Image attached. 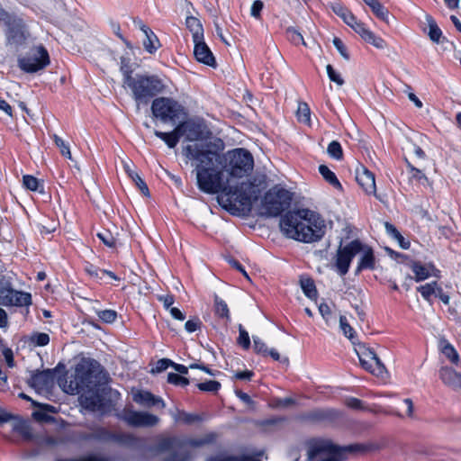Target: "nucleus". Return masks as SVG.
Returning <instances> with one entry per match:
<instances>
[{
    "instance_id": "1",
    "label": "nucleus",
    "mask_w": 461,
    "mask_h": 461,
    "mask_svg": "<svg viewBox=\"0 0 461 461\" xmlns=\"http://www.w3.org/2000/svg\"><path fill=\"white\" fill-rule=\"evenodd\" d=\"M221 141H203L187 145L183 154L194 166L198 188L206 194H221L231 204L239 203L250 209L260 194L258 185L251 182L233 185L222 170V158L219 150Z\"/></svg>"
},
{
    "instance_id": "2",
    "label": "nucleus",
    "mask_w": 461,
    "mask_h": 461,
    "mask_svg": "<svg viewBox=\"0 0 461 461\" xmlns=\"http://www.w3.org/2000/svg\"><path fill=\"white\" fill-rule=\"evenodd\" d=\"M105 374L100 370V365L95 361H85L76 368L75 379L70 381L72 391L80 393V406L91 411H105L111 406L107 400L106 387L103 384Z\"/></svg>"
},
{
    "instance_id": "3",
    "label": "nucleus",
    "mask_w": 461,
    "mask_h": 461,
    "mask_svg": "<svg viewBox=\"0 0 461 461\" xmlns=\"http://www.w3.org/2000/svg\"><path fill=\"white\" fill-rule=\"evenodd\" d=\"M281 230L286 237L305 243L320 240L325 233V224L309 209L290 211L280 220Z\"/></svg>"
},
{
    "instance_id": "4",
    "label": "nucleus",
    "mask_w": 461,
    "mask_h": 461,
    "mask_svg": "<svg viewBox=\"0 0 461 461\" xmlns=\"http://www.w3.org/2000/svg\"><path fill=\"white\" fill-rule=\"evenodd\" d=\"M123 86L131 90L132 98L138 104H148L165 89V84L158 76L149 74H135Z\"/></svg>"
},
{
    "instance_id": "5",
    "label": "nucleus",
    "mask_w": 461,
    "mask_h": 461,
    "mask_svg": "<svg viewBox=\"0 0 461 461\" xmlns=\"http://www.w3.org/2000/svg\"><path fill=\"white\" fill-rule=\"evenodd\" d=\"M222 158V170L227 167L229 176L241 178L249 176L254 168V158L251 153L244 149L229 151ZM221 167V166H219Z\"/></svg>"
},
{
    "instance_id": "6",
    "label": "nucleus",
    "mask_w": 461,
    "mask_h": 461,
    "mask_svg": "<svg viewBox=\"0 0 461 461\" xmlns=\"http://www.w3.org/2000/svg\"><path fill=\"white\" fill-rule=\"evenodd\" d=\"M308 461H343L342 448L328 439H312L307 444Z\"/></svg>"
},
{
    "instance_id": "7",
    "label": "nucleus",
    "mask_w": 461,
    "mask_h": 461,
    "mask_svg": "<svg viewBox=\"0 0 461 461\" xmlns=\"http://www.w3.org/2000/svg\"><path fill=\"white\" fill-rule=\"evenodd\" d=\"M293 194L277 185L269 189L262 201V207L268 216H278L289 208Z\"/></svg>"
},
{
    "instance_id": "8",
    "label": "nucleus",
    "mask_w": 461,
    "mask_h": 461,
    "mask_svg": "<svg viewBox=\"0 0 461 461\" xmlns=\"http://www.w3.org/2000/svg\"><path fill=\"white\" fill-rule=\"evenodd\" d=\"M0 23L5 27V34L8 44L24 43L29 34L21 18L0 8Z\"/></svg>"
},
{
    "instance_id": "9",
    "label": "nucleus",
    "mask_w": 461,
    "mask_h": 461,
    "mask_svg": "<svg viewBox=\"0 0 461 461\" xmlns=\"http://www.w3.org/2000/svg\"><path fill=\"white\" fill-rule=\"evenodd\" d=\"M18 67L26 73H35L50 64V56L46 48L40 44L30 49L29 52L17 60Z\"/></svg>"
},
{
    "instance_id": "10",
    "label": "nucleus",
    "mask_w": 461,
    "mask_h": 461,
    "mask_svg": "<svg viewBox=\"0 0 461 461\" xmlns=\"http://www.w3.org/2000/svg\"><path fill=\"white\" fill-rule=\"evenodd\" d=\"M0 304L4 306L28 307L32 304L30 293L18 291L9 278L4 276L0 279Z\"/></svg>"
},
{
    "instance_id": "11",
    "label": "nucleus",
    "mask_w": 461,
    "mask_h": 461,
    "mask_svg": "<svg viewBox=\"0 0 461 461\" xmlns=\"http://www.w3.org/2000/svg\"><path fill=\"white\" fill-rule=\"evenodd\" d=\"M151 111L153 116L163 122H175L183 112V106L174 99L158 97L153 100Z\"/></svg>"
},
{
    "instance_id": "12",
    "label": "nucleus",
    "mask_w": 461,
    "mask_h": 461,
    "mask_svg": "<svg viewBox=\"0 0 461 461\" xmlns=\"http://www.w3.org/2000/svg\"><path fill=\"white\" fill-rule=\"evenodd\" d=\"M359 249L358 240H354L345 246L340 243L334 257V267L339 276H344L348 272L352 259L358 254Z\"/></svg>"
},
{
    "instance_id": "13",
    "label": "nucleus",
    "mask_w": 461,
    "mask_h": 461,
    "mask_svg": "<svg viewBox=\"0 0 461 461\" xmlns=\"http://www.w3.org/2000/svg\"><path fill=\"white\" fill-rule=\"evenodd\" d=\"M117 417L131 427H153L159 419L154 414L146 411H136L130 408L123 409Z\"/></svg>"
},
{
    "instance_id": "14",
    "label": "nucleus",
    "mask_w": 461,
    "mask_h": 461,
    "mask_svg": "<svg viewBox=\"0 0 461 461\" xmlns=\"http://www.w3.org/2000/svg\"><path fill=\"white\" fill-rule=\"evenodd\" d=\"M361 366L375 375H382L385 367L371 348H363L357 351Z\"/></svg>"
},
{
    "instance_id": "15",
    "label": "nucleus",
    "mask_w": 461,
    "mask_h": 461,
    "mask_svg": "<svg viewBox=\"0 0 461 461\" xmlns=\"http://www.w3.org/2000/svg\"><path fill=\"white\" fill-rule=\"evenodd\" d=\"M178 128L181 136H185L189 141L203 140L211 133L204 123L194 121L180 123Z\"/></svg>"
},
{
    "instance_id": "16",
    "label": "nucleus",
    "mask_w": 461,
    "mask_h": 461,
    "mask_svg": "<svg viewBox=\"0 0 461 461\" xmlns=\"http://www.w3.org/2000/svg\"><path fill=\"white\" fill-rule=\"evenodd\" d=\"M408 267L414 274L413 279L416 282L426 280L429 276L438 277L440 271L437 269L433 264H422L420 261L411 260Z\"/></svg>"
},
{
    "instance_id": "17",
    "label": "nucleus",
    "mask_w": 461,
    "mask_h": 461,
    "mask_svg": "<svg viewBox=\"0 0 461 461\" xmlns=\"http://www.w3.org/2000/svg\"><path fill=\"white\" fill-rule=\"evenodd\" d=\"M359 247L360 249L358 254H360V257L356 268L357 275L365 269L373 270L375 267V258L372 248L363 244L360 240Z\"/></svg>"
},
{
    "instance_id": "18",
    "label": "nucleus",
    "mask_w": 461,
    "mask_h": 461,
    "mask_svg": "<svg viewBox=\"0 0 461 461\" xmlns=\"http://www.w3.org/2000/svg\"><path fill=\"white\" fill-rule=\"evenodd\" d=\"M356 180L367 194L376 195L375 180L374 174L365 167H361L356 171Z\"/></svg>"
},
{
    "instance_id": "19",
    "label": "nucleus",
    "mask_w": 461,
    "mask_h": 461,
    "mask_svg": "<svg viewBox=\"0 0 461 461\" xmlns=\"http://www.w3.org/2000/svg\"><path fill=\"white\" fill-rule=\"evenodd\" d=\"M194 55L197 61L203 63L209 67L215 68L216 60L215 58L203 40L194 41Z\"/></svg>"
},
{
    "instance_id": "20",
    "label": "nucleus",
    "mask_w": 461,
    "mask_h": 461,
    "mask_svg": "<svg viewBox=\"0 0 461 461\" xmlns=\"http://www.w3.org/2000/svg\"><path fill=\"white\" fill-rule=\"evenodd\" d=\"M97 437L101 439L115 441L128 447H134L138 442V438L131 433L114 434L105 429H100Z\"/></svg>"
},
{
    "instance_id": "21",
    "label": "nucleus",
    "mask_w": 461,
    "mask_h": 461,
    "mask_svg": "<svg viewBox=\"0 0 461 461\" xmlns=\"http://www.w3.org/2000/svg\"><path fill=\"white\" fill-rule=\"evenodd\" d=\"M53 373L48 369L33 374L29 380V384L36 390H45L53 384Z\"/></svg>"
},
{
    "instance_id": "22",
    "label": "nucleus",
    "mask_w": 461,
    "mask_h": 461,
    "mask_svg": "<svg viewBox=\"0 0 461 461\" xmlns=\"http://www.w3.org/2000/svg\"><path fill=\"white\" fill-rule=\"evenodd\" d=\"M133 401L140 405L146 407L159 405L161 408H165L166 404L164 401L149 392L138 391L133 394Z\"/></svg>"
},
{
    "instance_id": "23",
    "label": "nucleus",
    "mask_w": 461,
    "mask_h": 461,
    "mask_svg": "<svg viewBox=\"0 0 461 461\" xmlns=\"http://www.w3.org/2000/svg\"><path fill=\"white\" fill-rule=\"evenodd\" d=\"M439 377L442 382L454 390L461 389V374L450 367H442L439 370Z\"/></svg>"
},
{
    "instance_id": "24",
    "label": "nucleus",
    "mask_w": 461,
    "mask_h": 461,
    "mask_svg": "<svg viewBox=\"0 0 461 461\" xmlns=\"http://www.w3.org/2000/svg\"><path fill=\"white\" fill-rule=\"evenodd\" d=\"M176 422L191 425L203 420L202 417L195 413H188L185 411L176 409L170 412Z\"/></svg>"
},
{
    "instance_id": "25",
    "label": "nucleus",
    "mask_w": 461,
    "mask_h": 461,
    "mask_svg": "<svg viewBox=\"0 0 461 461\" xmlns=\"http://www.w3.org/2000/svg\"><path fill=\"white\" fill-rule=\"evenodd\" d=\"M154 134L158 138L164 140L166 144L168 146V148L171 149L176 146L181 137L180 129L178 128V125L171 132H162L156 130L154 131Z\"/></svg>"
},
{
    "instance_id": "26",
    "label": "nucleus",
    "mask_w": 461,
    "mask_h": 461,
    "mask_svg": "<svg viewBox=\"0 0 461 461\" xmlns=\"http://www.w3.org/2000/svg\"><path fill=\"white\" fill-rule=\"evenodd\" d=\"M372 10L375 15L389 23V11L378 0H363Z\"/></svg>"
},
{
    "instance_id": "27",
    "label": "nucleus",
    "mask_w": 461,
    "mask_h": 461,
    "mask_svg": "<svg viewBox=\"0 0 461 461\" xmlns=\"http://www.w3.org/2000/svg\"><path fill=\"white\" fill-rule=\"evenodd\" d=\"M12 428L25 440H31L33 438L30 424L21 419L15 418L12 422Z\"/></svg>"
},
{
    "instance_id": "28",
    "label": "nucleus",
    "mask_w": 461,
    "mask_h": 461,
    "mask_svg": "<svg viewBox=\"0 0 461 461\" xmlns=\"http://www.w3.org/2000/svg\"><path fill=\"white\" fill-rule=\"evenodd\" d=\"M185 24L193 34V41L203 39V29L197 18L194 16H188L185 20Z\"/></svg>"
},
{
    "instance_id": "29",
    "label": "nucleus",
    "mask_w": 461,
    "mask_h": 461,
    "mask_svg": "<svg viewBox=\"0 0 461 461\" xmlns=\"http://www.w3.org/2000/svg\"><path fill=\"white\" fill-rule=\"evenodd\" d=\"M86 271L91 277L95 279H103L104 276H107L115 281L120 280V278L113 272L101 269L91 264L86 267Z\"/></svg>"
},
{
    "instance_id": "30",
    "label": "nucleus",
    "mask_w": 461,
    "mask_h": 461,
    "mask_svg": "<svg viewBox=\"0 0 461 461\" xmlns=\"http://www.w3.org/2000/svg\"><path fill=\"white\" fill-rule=\"evenodd\" d=\"M406 166L408 168V173L410 176V180H415L421 185H429V179L426 175L419 168H416L412 166L408 159H405Z\"/></svg>"
},
{
    "instance_id": "31",
    "label": "nucleus",
    "mask_w": 461,
    "mask_h": 461,
    "mask_svg": "<svg viewBox=\"0 0 461 461\" xmlns=\"http://www.w3.org/2000/svg\"><path fill=\"white\" fill-rule=\"evenodd\" d=\"M319 172L322 176V177L334 188L341 189V184L339 181L336 175L325 165H321L319 167Z\"/></svg>"
},
{
    "instance_id": "32",
    "label": "nucleus",
    "mask_w": 461,
    "mask_h": 461,
    "mask_svg": "<svg viewBox=\"0 0 461 461\" xmlns=\"http://www.w3.org/2000/svg\"><path fill=\"white\" fill-rule=\"evenodd\" d=\"M441 352L447 357L453 364H457L459 356L455 348L446 339L440 340Z\"/></svg>"
},
{
    "instance_id": "33",
    "label": "nucleus",
    "mask_w": 461,
    "mask_h": 461,
    "mask_svg": "<svg viewBox=\"0 0 461 461\" xmlns=\"http://www.w3.org/2000/svg\"><path fill=\"white\" fill-rule=\"evenodd\" d=\"M427 22L429 26V39L436 43L440 42V38L442 37V32L434 21L431 16H427Z\"/></svg>"
},
{
    "instance_id": "34",
    "label": "nucleus",
    "mask_w": 461,
    "mask_h": 461,
    "mask_svg": "<svg viewBox=\"0 0 461 461\" xmlns=\"http://www.w3.org/2000/svg\"><path fill=\"white\" fill-rule=\"evenodd\" d=\"M339 416V412L334 409L315 410L310 415L311 418L318 420H331Z\"/></svg>"
},
{
    "instance_id": "35",
    "label": "nucleus",
    "mask_w": 461,
    "mask_h": 461,
    "mask_svg": "<svg viewBox=\"0 0 461 461\" xmlns=\"http://www.w3.org/2000/svg\"><path fill=\"white\" fill-rule=\"evenodd\" d=\"M215 314L221 318L230 319V312L227 303L218 295L214 296Z\"/></svg>"
},
{
    "instance_id": "36",
    "label": "nucleus",
    "mask_w": 461,
    "mask_h": 461,
    "mask_svg": "<svg viewBox=\"0 0 461 461\" xmlns=\"http://www.w3.org/2000/svg\"><path fill=\"white\" fill-rule=\"evenodd\" d=\"M332 10L337 15L341 17L347 24H350L351 22L356 23V17L341 5H334Z\"/></svg>"
},
{
    "instance_id": "37",
    "label": "nucleus",
    "mask_w": 461,
    "mask_h": 461,
    "mask_svg": "<svg viewBox=\"0 0 461 461\" xmlns=\"http://www.w3.org/2000/svg\"><path fill=\"white\" fill-rule=\"evenodd\" d=\"M29 342L34 347H43L49 344L50 336L44 332H34L30 336Z\"/></svg>"
},
{
    "instance_id": "38",
    "label": "nucleus",
    "mask_w": 461,
    "mask_h": 461,
    "mask_svg": "<svg viewBox=\"0 0 461 461\" xmlns=\"http://www.w3.org/2000/svg\"><path fill=\"white\" fill-rule=\"evenodd\" d=\"M146 39L143 41V45L145 50L149 52L153 53L157 50L158 47V40L155 33L150 30V33H144Z\"/></svg>"
},
{
    "instance_id": "39",
    "label": "nucleus",
    "mask_w": 461,
    "mask_h": 461,
    "mask_svg": "<svg viewBox=\"0 0 461 461\" xmlns=\"http://www.w3.org/2000/svg\"><path fill=\"white\" fill-rule=\"evenodd\" d=\"M120 70L122 74V82L123 86H125L128 83V80L130 78H132L134 75L132 74V69L130 64V60L126 58L122 57L121 58V67Z\"/></svg>"
},
{
    "instance_id": "40",
    "label": "nucleus",
    "mask_w": 461,
    "mask_h": 461,
    "mask_svg": "<svg viewBox=\"0 0 461 461\" xmlns=\"http://www.w3.org/2000/svg\"><path fill=\"white\" fill-rule=\"evenodd\" d=\"M329 156L336 160H341L343 158V150L339 141H331L327 149Z\"/></svg>"
},
{
    "instance_id": "41",
    "label": "nucleus",
    "mask_w": 461,
    "mask_h": 461,
    "mask_svg": "<svg viewBox=\"0 0 461 461\" xmlns=\"http://www.w3.org/2000/svg\"><path fill=\"white\" fill-rule=\"evenodd\" d=\"M417 290L420 293L425 300L429 301L430 297L437 293V282H431L420 285L417 288Z\"/></svg>"
},
{
    "instance_id": "42",
    "label": "nucleus",
    "mask_w": 461,
    "mask_h": 461,
    "mask_svg": "<svg viewBox=\"0 0 461 461\" xmlns=\"http://www.w3.org/2000/svg\"><path fill=\"white\" fill-rule=\"evenodd\" d=\"M301 287H302L304 294L307 297H309L311 299H313L316 297L317 291H316L315 285L312 279H309V278L302 279L301 280Z\"/></svg>"
},
{
    "instance_id": "43",
    "label": "nucleus",
    "mask_w": 461,
    "mask_h": 461,
    "mask_svg": "<svg viewBox=\"0 0 461 461\" xmlns=\"http://www.w3.org/2000/svg\"><path fill=\"white\" fill-rule=\"evenodd\" d=\"M214 439L215 435L211 433L200 438L188 439L186 441V444L190 447H199L212 443Z\"/></svg>"
},
{
    "instance_id": "44",
    "label": "nucleus",
    "mask_w": 461,
    "mask_h": 461,
    "mask_svg": "<svg viewBox=\"0 0 461 461\" xmlns=\"http://www.w3.org/2000/svg\"><path fill=\"white\" fill-rule=\"evenodd\" d=\"M298 121L303 123H309L311 119V111L306 103H300L296 112Z\"/></svg>"
},
{
    "instance_id": "45",
    "label": "nucleus",
    "mask_w": 461,
    "mask_h": 461,
    "mask_svg": "<svg viewBox=\"0 0 461 461\" xmlns=\"http://www.w3.org/2000/svg\"><path fill=\"white\" fill-rule=\"evenodd\" d=\"M287 39L294 44H303L306 46V42L303 40V35L301 32H299L297 30H295L294 27H289L285 31Z\"/></svg>"
},
{
    "instance_id": "46",
    "label": "nucleus",
    "mask_w": 461,
    "mask_h": 461,
    "mask_svg": "<svg viewBox=\"0 0 461 461\" xmlns=\"http://www.w3.org/2000/svg\"><path fill=\"white\" fill-rule=\"evenodd\" d=\"M364 41L380 50L386 47L385 41L381 37L375 35L371 31L367 33Z\"/></svg>"
},
{
    "instance_id": "47",
    "label": "nucleus",
    "mask_w": 461,
    "mask_h": 461,
    "mask_svg": "<svg viewBox=\"0 0 461 461\" xmlns=\"http://www.w3.org/2000/svg\"><path fill=\"white\" fill-rule=\"evenodd\" d=\"M239 345H240L243 348L248 349L250 347V339L248 331L242 327L241 324L239 325Z\"/></svg>"
},
{
    "instance_id": "48",
    "label": "nucleus",
    "mask_w": 461,
    "mask_h": 461,
    "mask_svg": "<svg viewBox=\"0 0 461 461\" xmlns=\"http://www.w3.org/2000/svg\"><path fill=\"white\" fill-rule=\"evenodd\" d=\"M339 326L344 335L348 338L354 343V330L348 324L347 318L345 316H340L339 318Z\"/></svg>"
},
{
    "instance_id": "49",
    "label": "nucleus",
    "mask_w": 461,
    "mask_h": 461,
    "mask_svg": "<svg viewBox=\"0 0 461 461\" xmlns=\"http://www.w3.org/2000/svg\"><path fill=\"white\" fill-rule=\"evenodd\" d=\"M97 237L103 241L104 245H106L109 248H114L116 245V239L109 230H105L102 232L97 233Z\"/></svg>"
},
{
    "instance_id": "50",
    "label": "nucleus",
    "mask_w": 461,
    "mask_h": 461,
    "mask_svg": "<svg viewBox=\"0 0 461 461\" xmlns=\"http://www.w3.org/2000/svg\"><path fill=\"white\" fill-rule=\"evenodd\" d=\"M97 315L105 323H113L117 318V312L113 310L99 311Z\"/></svg>"
},
{
    "instance_id": "51",
    "label": "nucleus",
    "mask_w": 461,
    "mask_h": 461,
    "mask_svg": "<svg viewBox=\"0 0 461 461\" xmlns=\"http://www.w3.org/2000/svg\"><path fill=\"white\" fill-rule=\"evenodd\" d=\"M23 184L27 189L31 191H37L40 186L39 180L36 177L30 175L23 176Z\"/></svg>"
},
{
    "instance_id": "52",
    "label": "nucleus",
    "mask_w": 461,
    "mask_h": 461,
    "mask_svg": "<svg viewBox=\"0 0 461 461\" xmlns=\"http://www.w3.org/2000/svg\"><path fill=\"white\" fill-rule=\"evenodd\" d=\"M167 382L175 385L185 386L189 384V380L178 374L169 373L167 375Z\"/></svg>"
},
{
    "instance_id": "53",
    "label": "nucleus",
    "mask_w": 461,
    "mask_h": 461,
    "mask_svg": "<svg viewBox=\"0 0 461 461\" xmlns=\"http://www.w3.org/2000/svg\"><path fill=\"white\" fill-rule=\"evenodd\" d=\"M53 140L55 144L59 148L61 154L68 158H71L70 149L65 141L56 134L53 135Z\"/></svg>"
},
{
    "instance_id": "54",
    "label": "nucleus",
    "mask_w": 461,
    "mask_h": 461,
    "mask_svg": "<svg viewBox=\"0 0 461 461\" xmlns=\"http://www.w3.org/2000/svg\"><path fill=\"white\" fill-rule=\"evenodd\" d=\"M326 70L330 81L336 83L339 86H341L344 84V79L342 78L339 73L335 71L331 65H327Z\"/></svg>"
},
{
    "instance_id": "55",
    "label": "nucleus",
    "mask_w": 461,
    "mask_h": 461,
    "mask_svg": "<svg viewBox=\"0 0 461 461\" xmlns=\"http://www.w3.org/2000/svg\"><path fill=\"white\" fill-rule=\"evenodd\" d=\"M201 391L205 392H217L221 388V384L217 381H207L197 384Z\"/></svg>"
},
{
    "instance_id": "56",
    "label": "nucleus",
    "mask_w": 461,
    "mask_h": 461,
    "mask_svg": "<svg viewBox=\"0 0 461 461\" xmlns=\"http://www.w3.org/2000/svg\"><path fill=\"white\" fill-rule=\"evenodd\" d=\"M172 365H173V361H171L170 359H167V358L159 359L156 363V366L151 369V372L152 373H161V372L165 371L166 369H167L169 366H172Z\"/></svg>"
},
{
    "instance_id": "57",
    "label": "nucleus",
    "mask_w": 461,
    "mask_h": 461,
    "mask_svg": "<svg viewBox=\"0 0 461 461\" xmlns=\"http://www.w3.org/2000/svg\"><path fill=\"white\" fill-rule=\"evenodd\" d=\"M253 343H254V350L258 354H262L267 356L268 348L267 345L258 338L256 336H253Z\"/></svg>"
},
{
    "instance_id": "58",
    "label": "nucleus",
    "mask_w": 461,
    "mask_h": 461,
    "mask_svg": "<svg viewBox=\"0 0 461 461\" xmlns=\"http://www.w3.org/2000/svg\"><path fill=\"white\" fill-rule=\"evenodd\" d=\"M333 44H334L335 48L338 50V51L339 52V54L346 60H348L349 59V55H348V53L347 51V48L344 45L343 41L339 38L335 37L333 39Z\"/></svg>"
},
{
    "instance_id": "59",
    "label": "nucleus",
    "mask_w": 461,
    "mask_h": 461,
    "mask_svg": "<svg viewBox=\"0 0 461 461\" xmlns=\"http://www.w3.org/2000/svg\"><path fill=\"white\" fill-rule=\"evenodd\" d=\"M202 326V321L198 318L188 320L185 324V329L187 332H194L199 330Z\"/></svg>"
},
{
    "instance_id": "60",
    "label": "nucleus",
    "mask_w": 461,
    "mask_h": 461,
    "mask_svg": "<svg viewBox=\"0 0 461 461\" xmlns=\"http://www.w3.org/2000/svg\"><path fill=\"white\" fill-rule=\"evenodd\" d=\"M133 176L134 177L131 180L136 184V185L139 187L140 192L145 196H149V191L148 185L143 181V179L139 176V174L138 175H134Z\"/></svg>"
},
{
    "instance_id": "61",
    "label": "nucleus",
    "mask_w": 461,
    "mask_h": 461,
    "mask_svg": "<svg viewBox=\"0 0 461 461\" xmlns=\"http://www.w3.org/2000/svg\"><path fill=\"white\" fill-rule=\"evenodd\" d=\"M264 7V4L260 0H256L253 2L250 9V14L256 19H259L261 15V11Z\"/></svg>"
},
{
    "instance_id": "62",
    "label": "nucleus",
    "mask_w": 461,
    "mask_h": 461,
    "mask_svg": "<svg viewBox=\"0 0 461 461\" xmlns=\"http://www.w3.org/2000/svg\"><path fill=\"white\" fill-rule=\"evenodd\" d=\"M345 404L353 410H363V402L357 398L348 397L345 400Z\"/></svg>"
},
{
    "instance_id": "63",
    "label": "nucleus",
    "mask_w": 461,
    "mask_h": 461,
    "mask_svg": "<svg viewBox=\"0 0 461 461\" xmlns=\"http://www.w3.org/2000/svg\"><path fill=\"white\" fill-rule=\"evenodd\" d=\"M2 354L5 357L7 366L9 367H13L14 366V360L12 349L7 347H4L2 349Z\"/></svg>"
},
{
    "instance_id": "64",
    "label": "nucleus",
    "mask_w": 461,
    "mask_h": 461,
    "mask_svg": "<svg viewBox=\"0 0 461 461\" xmlns=\"http://www.w3.org/2000/svg\"><path fill=\"white\" fill-rule=\"evenodd\" d=\"M235 393L243 402H245L246 404H248L251 408L254 407L255 402L250 398V396L249 394H247L246 393H243L242 391H240V390H237L235 392Z\"/></svg>"
}]
</instances>
